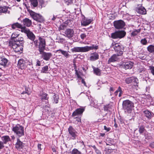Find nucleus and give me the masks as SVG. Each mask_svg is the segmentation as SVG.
I'll return each instance as SVG.
<instances>
[{"label":"nucleus","mask_w":154,"mask_h":154,"mask_svg":"<svg viewBox=\"0 0 154 154\" xmlns=\"http://www.w3.org/2000/svg\"><path fill=\"white\" fill-rule=\"evenodd\" d=\"M21 42L14 43L13 42H9L8 45L9 46L12 47L16 52L21 53L22 52L24 43H21Z\"/></svg>","instance_id":"nucleus-1"},{"label":"nucleus","mask_w":154,"mask_h":154,"mask_svg":"<svg viewBox=\"0 0 154 154\" xmlns=\"http://www.w3.org/2000/svg\"><path fill=\"white\" fill-rule=\"evenodd\" d=\"M134 103L128 100H125L122 102V108L125 112L129 113L131 112L134 107Z\"/></svg>","instance_id":"nucleus-2"},{"label":"nucleus","mask_w":154,"mask_h":154,"mask_svg":"<svg viewBox=\"0 0 154 154\" xmlns=\"http://www.w3.org/2000/svg\"><path fill=\"white\" fill-rule=\"evenodd\" d=\"M35 46L38 47L39 51H44L45 49L46 43L45 39L41 37H39L38 40L34 42Z\"/></svg>","instance_id":"nucleus-3"},{"label":"nucleus","mask_w":154,"mask_h":154,"mask_svg":"<svg viewBox=\"0 0 154 154\" xmlns=\"http://www.w3.org/2000/svg\"><path fill=\"white\" fill-rule=\"evenodd\" d=\"M112 44V47L118 55L121 56L123 54L125 49L124 46L120 44L115 43L114 45Z\"/></svg>","instance_id":"nucleus-4"},{"label":"nucleus","mask_w":154,"mask_h":154,"mask_svg":"<svg viewBox=\"0 0 154 154\" xmlns=\"http://www.w3.org/2000/svg\"><path fill=\"white\" fill-rule=\"evenodd\" d=\"M12 130L19 137L24 135V128L22 126L17 124L14 126Z\"/></svg>","instance_id":"nucleus-5"},{"label":"nucleus","mask_w":154,"mask_h":154,"mask_svg":"<svg viewBox=\"0 0 154 154\" xmlns=\"http://www.w3.org/2000/svg\"><path fill=\"white\" fill-rule=\"evenodd\" d=\"M19 34H17L16 33H13L11 36V41L9 42H13L14 43L21 42V44L24 42L23 40V38L22 37H19Z\"/></svg>","instance_id":"nucleus-6"},{"label":"nucleus","mask_w":154,"mask_h":154,"mask_svg":"<svg viewBox=\"0 0 154 154\" xmlns=\"http://www.w3.org/2000/svg\"><path fill=\"white\" fill-rule=\"evenodd\" d=\"M68 130L69 133L71 136V139L73 140L75 139L77 136L78 132L75 129L73 128L72 126H70L68 128Z\"/></svg>","instance_id":"nucleus-7"},{"label":"nucleus","mask_w":154,"mask_h":154,"mask_svg":"<svg viewBox=\"0 0 154 154\" xmlns=\"http://www.w3.org/2000/svg\"><path fill=\"white\" fill-rule=\"evenodd\" d=\"M30 14L34 20L40 23L43 22L44 20L43 17L39 14H36L32 11L30 13Z\"/></svg>","instance_id":"nucleus-8"},{"label":"nucleus","mask_w":154,"mask_h":154,"mask_svg":"<svg viewBox=\"0 0 154 154\" xmlns=\"http://www.w3.org/2000/svg\"><path fill=\"white\" fill-rule=\"evenodd\" d=\"M39 52L41 54V57L46 61L49 60L52 56V54L50 52H45L44 51H42Z\"/></svg>","instance_id":"nucleus-9"},{"label":"nucleus","mask_w":154,"mask_h":154,"mask_svg":"<svg viewBox=\"0 0 154 154\" xmlns=\"http://www.w3.org/2000/svg\"><path fill=\"white\" fill-rule=\"evenodd\" d=\"M125 25V22L122 20L115 21L113 22L114 26L117 29H122Z\"/></svg>","instance_id":"nucleus-10"},{"label":"nucleus","mask_w":154,"mask_h":154,"mask_svg":"<svg viewBox=\"0 0 154 154\" xmlns=\"http://www.w3.org/2000/svg\"><path fill=\"white\" fill-rule=\"evenodd\" d=\"M133 66V63L131 61L126 62H123L120 65L121 67L125 69H130Z\"/></svg>","instance_id":"nucleus-11"},{"label":"nucleus","mask_w":154,"mask_h":154,"mask_svg":"<svg viewBox=\"0 0 154 154\" xmlns=\"http://www.w3.org/2000/svg\"><path fill=\"white\" fill-rule=\"evenodd\" d=\"M65 34L64 35L69 38L72 37L74 34L73 30L71 29H66L64 32Z\"/></svg>","instance_id":"nucleus-12"},{"label":"nucleus","mask_w":154,"mask_h":154,"mask_svg":"<svg viewBox=\"0 0 154 154\" xmlns=\"http://www.w3.org/2000/svg\"><path fill=\"white\" fill-rule=\"evenodd\" d=\"M26 60L22 59H20L18 61L17 66L21 69H24L26 68Z\"/></svg>","instance_id":"nucleus-13"},{"label":"nucleus","mask_w":154,"mask_h":154,"mask_svg":"<svg viewBox=\"0 0 154 154\" xmlns=\"http://www.w3.org/2000/svg\"><path fill=\"white\" fill-rule=\"evenodd\" d=\"M84 110L85 109L83 108L77 109L72 113V116L74 117L79 115L81 116Z\"/></svg>","instance_id":"nucleus-14"},{"label":"nucleus","mask_w":154,"mask_h":154,"mask_svg":"<svg viewBox=\"0 0 154 154\" xmlns=\"http://www.w3.org/2000/svg\"><path fill=\"white\" fill-rule=\"evenodd\" d=\"M0 65L4 67H8L9 65L8 60L4 56L0 57Z\"/></svg>","instance_id":"nucleus-15"},{"label":"nucleus","mask_w":154,"mask_h":154,"mask_svg":"<svg viewBox=\"0 0 154 154\" xmlns=\"http://www.w3.org/2000/svg\"><path fill=\"white\" fill-rule=\"evenodd\" d=\"M72 52H86L85 46L83 47H74L71 49Z\"/></svg>","instance_id":"nucleus-16"},{"label":"nucleus","mask_w":154,"mask_h":154,"mask_svg":"<svg viewBox=\"0 0 154 154\" xmlns=\"http://www.w3.org/2000/svg\"><path fill=\"white\" fill-rule=\"evenodd\" d=\"M120 56L116 54H113L108 60V63H110L112 62H114L117 61L119 58L118 57Z\"/></svg>","instance_id":"nucleus-17"},{"label":"nucleus","mask_w":154,"mask_h":154,"mask_svg":"<svg viewBox=\"0 0 154 154\" xmlns=\"http://www.w3.org/2000/svg\"><path fill=\"white\" fill-rule=\"evenodd\" d=\"M135 10L138 13L140 14H146V9L143 6L136 8Z\"/></svg>","instance_id":"nucleus-18"},{"label":"nucleus","mask_w":154,"mask_h":154,"mask_svg":"<svg viewBox=\"0 0 154 154\" xmlns=\"http://www.w3.org/2000/svg\"><path fill=\"white\" fill-rule=\"evenodd\" d=\"M10 8L9 7L6 6H0V14L3 13L5 14L6 13L10 14V12L8 10V9Z\"/></svg>","instance_id":"nucleus-19"},{"label":"nucleus","mask_w":154,"mask_h":154,"mask_svg":"<svg viewBox=\"0 0 154 154\" xmlns=\"http://www.w3.org/2000/svg\"><path fill=\"white\" fill-rule=\"evenodd\" d=\"M24 147V144L20 141L19 139H17V142L15 144V148L17 149H20Z\"/></svg>","instance_id":"nucleus-20"},{"label":"nucleus","mask_w":154,"mask_h":154,"mask_svg":"<svg viewBox=\"0 0 154 154\" xmlns=\"http://www.w3.org/2000/svg\"><path fill=\"white\" fill-rule=\"evenodd\" d=\"M22 22L23 25L25 26L29 27L32 24V21L31 20L28 18H25L23 19L22 20Z\"/></svg>","instance_id":"nucleus-21"},{"label":"nucleus","mask_w":154,"mask_h":154,"mask_svg":"<svg viewBox=\"0 0 154 154\" xmlns=\"http://www.w3.org/2000/svg\"><path fill=\"white\" fill-rule=\"evenodd\" d=\"M99 58V55L97 52H94L91 54L90 57V60L91 61H94L98 60Z\"/></svg>","instance_id":"nucleus-22"},{"label":"nucleus","mask_w":154,"mask_h":154,"mask_svg":"<svg viewBox=\"0 0 154 154\" xmlns=\"http://www.w3.org/2000/svg\"><path fill=\"white\" fill-rule=\"evenodd\" d=\"M133 82L134 84H134V85H132L131 86L130 88L133 89L134 88L137 90V88L138 87V80L137 78V77L134 76H133Z\"/></svg>","instance_id":"nucleus-23"},{"label":"nucleus","mask_w":154,"mask_h":154,"mask_svg":"<svg viewBox=\"0 0 154 154\" xmlns=\"http://www.w3.org/2000/svg\"><path fill=\"white\" fill-rule=\"evenodd\" d=\"M86 52L94 49L97 50L98 48V46L95 45H93L90 46H85Z\"/></svg>","instance_id":"nucleus-24"},{"label":"nucleus","mask_w":154,"mask_h":154,"mask_svg":"<svg viewBox=\"0 0 154 154\" xmlns=\"http://www.w3.org/2000/svg\"><path fill=\"white\" fill-rule=\"evenodd\" d=\"M28 38L32 41H34L35 38V36L29 30L26 34Z\"/></svg>","instance_id":"nucleus-25"},{"label":"nucleus","mask_w":154,"mask_h":154,"mask_svg":"<svg viewBox=\"0 0 154 154\" xmlns=\"http://www.w3.org/2000/svg\"><path fill=\"white\" fill-rule=\"evenodd\" d=\"M143 113H144L145 116L148 119H151L153 116L152 115H153V113L152 112L148 110L144 111Z\"/></svg>","instance_id":"nucleus-26"},{"label":"nucleus","mask_w":154,"mask_h":154,"mask_svg":"<svg viewBox=\"0 0 154 154\" xmlns=\"http://www.w3.org/2000/svg\"><path fill=\"white\" fill-rule=\"evenodd\" d=\"M94 74L100 76L101 75V70L98 68H96L94 66H92Z\"/></svg>","instance_id":"nucleus-27"},{"label":"nucleus","mask_w":154,"mask_h":154,"mask_svg":"<svg viewBox=\"0 0 154 154\" xmlns=\"http://www.w3.org/2000/svg\"><path fill=\"white\" fill-rule=\"evenodd\" d=\"M92 20L90 19H84L82 20L81 23L82 25L84 26H86L90 24Z\"/></svg>","instance_id":"nucleus-28"},{"label":"nucleus","mask_w":154,"mask_h":154,"mask_svg":"<svg viewBox=\"0 0 154 154\" xmlns=\"http://www.w3.org/2000/svg\"><path fill=\"white\" fill-rule=\"evenodd\" d=\"M26 67L30 71L32 70L33 68L32 62H31L29 61L26 60Z\"/></svg>","instance_id":"nucleus-29"},{"label":"nucleus","mask_w":154,"mask_h":154,"mask_svg":"<svg viewBox=\"0 0 154 154\" xmlns=\"http://www.w3.org/2000/svg\"><path fill=\"white\" fill-rule=\"evenodd\" d=\"M56 52L60 51L61 53L66 58H68L70 56V54L66 51L63 50L61 49L57 50Z\"/></svg>","instance_id":"nucleus-30"},{"label":"nucleus","mask_w":154,"mask_h":154,"mask_svg":"<svg viewBox=\"0 0 154 154\" xmlns=\"http://www.w3.org/2000/svg\"><path fill=\"white\" fill-rule=\"evenodd\" d=\"M117 32L119 38L120 39L124 38L126 34V33L124 31H120Z\"/></svg>","instance_id":"nucleus-31"},{"label":"nucleus","mask_w":154,"mask_h":154,"mask_svg":"<svg viewBox=\"0 0 154 154\" xmlns=\"http://www.w3.org/2000/svg\"><path fill=\"white\" fill-rule=\"evenodd\" d=\"M22 27V25L18 22L13 23L11 25V28L12 29H14L16 28H20Z\"/></svg>","instance_id":"nucleus-32"},{"label":"nucleus","mask_w":154,"mask_h":154,"mask_svg":"<svg viewBox=\"0 0 154 154\" xmlns=\"http://www.w3.org/2000/svg\"><path fill=\"white\" fill-rule=\"evenodd\" d=\"M139 132L140 134H142L144 133L146 130L143 125H140L138 126Z\"/></svg>","instance_id":"nucleus-33"},{"label":"nucleus","mask_w":154,"mask_h":154,"mask_svg":"<svg viewBox=\"0 0 154 154\" xmlns=\"http://www.w3.org/2000/svg\"><path fill=\"white\" fill-rule=\"evenodd\" d=\"M147 50L149 52L154 54V45H151L147 47Z\"/></svg>","instance_id":"nucleus-34"},{"label":"nucleus","mask_w":154,"mask_h":154,"mask_svg":"<svg viewBox=\"0 0 154 154\" xmlns=\"http://www.w3.org/2000/svg\"><path fill=\"white\" fill-rule=\"evenodd\" d=\"M2 139L3 141V144H6L7 142L10 140V138L8 136H5L2 137Z\"/></svg>","instance_id":"nucleus-35"},{"label":"nucleus","mask_w":154,"mask_h":154,"mask_svg":"<svg viewBox=\"0 0 154 154\" xmlns=\"http://www.w3.org/2000/svg\"><path fill=\"white\" fill-rule=\"evenodd\" d=\"M140 32V29H135L131 33V35L132 36H135L137 35Z\"/></svg>","instance_id":"nucleus-36"},{"label":"nucleus","mask_w":154,"mask_h":154,"mask_svg":"<svg viewBox=\"0 0 154 154\" xmlns=\"http://www.w3.org/2000/svg\"><path fill=\"white\" fill-rule=\"evenodd\" d=\"M48 66H45L42 68V70H41V73H48Z\"/></svg>","instance_id":"nucleus-37"},{"label":"nucleus","mask_w":154,"mask_h":154,"mask_svg":"<svg viewBox=\"0 0 154 154\" xmlns=\"http://www.w3.org/2000/svg\"><path fill=\"white\" fill-rule=\"evenodd\" d=\"M133 76L128 77L126 78L125 81L126 83L127 84H129L133 82Z\"/></svg>","instance_id":"nucleus-38"},{"label":"nucleus","mask_w":154,"mask_h":154,"mask_svg":"<svg viewBox=\"0 0 154 154\" xmlns=\"http://www.w3.org/2000/svg\"><path fill=\"white\" fill-rule=\"evenodd\" d=\"M59 99V96L56 94H54L53 96V103H57L58 102V100Z\"/></svg>","instance_id":"nucleus-39"},{"label":"nucleus","mask_w":154,"mask_h":154,"mask_svg":"<svg viewBox=\"0 0 154 154\" xmlns=\"http://www.w3.org/2000/svg\"><path fill=\"white\" fill-rule=\"evenodd\" d=\"M41 99L42 100H47L49 98V97H47L48 96V94L44 92H43L41 94Z\"/></svg>","instance_id":"nucleus-40"},{"label":"nucleus","mask_w":154,"mask_h":154,"mask_svg":"<svg viewBox=\"0 0 154 154\" xmlns=\"http://www.w3.org/2000/svg\"><path fill=\"white\" fill-rule=\"evenodd\" d=\"M31 2V4L33 6L35 7H36L38 5V2L37 0H29Z\"/></svg>","instance_id":"nucleus-41"},{"label":"nucleus","mask_w":154,"mask_h":154,"mask_svg":"<svg viewBox=\"0 0 154 154\" xmlns=\"http://www.w3.org/2000/svg\"><path fill=\"white\" fill-rule=\"evenodd\" d=\"M71 154H83L76 149L74 148L72 150Z\"/></svg>","instance_id":"nucleus-42"},{"label":"nucleus","mask_w":154,"mask_h":154,"mask_svg":"<svg viewBox=\"0 0 154 154\" xmlns=\"http://www.w3.org/2000/svg\"><path fill=\"white\" fill-rule=\"evenodd\" d=\"M111 37L113 39L119 38L117 32L116 31L111 34Z\"/></svg>","instance_id":"nucleus-43"},{"label":"nucleus","mask_w":154,"mask_h":154,"mask_svg":"<svg viewBox=\"0 0 154 154\" xmlns=\"http://www.w3.org/2000/svg\"><path fill=\"white\" fill-rule=\"evenodd\" d=\"M44 109L45 110V111L47 112L48 113H49L51 112L50 105H46L44 107Z\"/></svg>","instance_id":"nucleus-44"},{"label":"nucleus","mask_w":154,"mask_h":154,"mask_svg":"<svg viewBox=\"0 0 154 154\" xmlns=\"http://www.w3.org/2000/svg\"><path fill=\"white\" fill-rule=\"evenodd\" d=\"M66 27L67 26L64 23H63L61 24L59 27V30H65V29L66 28Z\"/></svg>","instance_id":"nucleus-45"},{"label":"nucleus","mask_w":154,"mask_h":154,"mask_svg":"<svg viewBox=\"0 0 154 154\" xmlns=\"http://www.w3.org/2000/svg\"><path fill=\"white\" fill-rule=\"evenodd\" d=\"M140 43L143 45H146L148 43V42L146 38L142 39L140 41Z\"/></svg>","instance_id":"nucleus-46"},{"label":"nucleus","mask_w":154,"mask_h":154,"mask_svg":"<svg viewBox=\"0 0 154 154\" xmlns=\"http://www.w3.org/2000/svg\"><path fill=\"white\" fill-rule=\"evenodd\" d=\"M20 29H21V31L22 32H24L26 34L29 30V29H27L25 26L23 27L22 26V28H20Z\"/></svg>","instance_id":"nucleus-47"},{"label":"nucleus","mask_w":154,"mask_h":154,"mask_svg":"<svg viewBox=\"0 0 154 154\" xmlns=\"http://www.w3.org/2000/svg\"><path fill=\"white\" fill-rule=\"evenodd\" d=\"M65 3L67 5H69L73 3V0H64Z\"/></svg>","instance_id":"nucleus-48"},{"label":"nucleus","mask_w":154,"mask_h":154,"mask_svg":"<svg viewBox=\"0 0 154 154\" xmlns=\"http://www.w3.org/2000/svg\"><path fill=\"white\" fill-rule=\"evenodd\" d=\"M149 68L151 73L154 76V66H149Z\"/></svg>","instance_id":"nucleus-49"},{"label":"nucleus","mask_w":154,"mask_h":154,"mask_svg":"<svg viewBox=\"0 0 154 154\" xmlns=\"http://www.w3.org/2000/svg\"><path fill=\"white\" fill-rule=\"evenodd\" d=\"M106 145H112L113 144V140H106Z\"/></svg>","instance_id":"nucleus-50"},{"label":"nucleus","mask_w":154,"mask_h":154,"mask_svg":"<svg viewBox=\"0 0 154 154\" xmlns=\"http://www.w3.org/2000/svg\"><path fill=\"white\" fill-rule=\"evenodd\" d=\"M41 65V62L38 59H37L36 60V62L35 66H40Z\"/></svg>","instance_id":"nucleus-51"},{"label":"nucleus","mask_w":154,"mask_h":154,"mask_svg":"<svg viewBox=\"0 0 154 154\" xmlns=\"http://www.w3.org/2000/svg\"><path fill=\"white\" fill-rule=\"evenodd\" d=\"M113 149L111 148H109L107 150V151L106 152V153L107 154H110L112 152H113Z\"/></svg>","instance_id":"nucleus-52"},{"label":"nucleus","mask_w":154,"mask_h":154,"mask_svg":"<svg viewBox=\"0 0 154 154\" xmlns=\"http://www.w3.org/2000/svg\"><path fill=\"white\" fill-rule=\"evenodd\" d=\"M71 23V20H70L68 19L64 23L66 26L70 25V23Z\"/></svg>","instance_id":"nucleus-53"},{"label":"nucleus","mask_w":154,"mask_h":154,"mask_svg":"<svg viewBox=\"0 0 154 154\" xmlns=\"http://www.w3.org/2000/svg\"><path fill=\"white\" fill-rule=\"evenodd\" d=\"M60 148L62 150V152H63L64 153L67 152V149L65 147H63V146H61Z\"/></svg>","instance_id":"nucleus-54"},{"label":"nucleus","mask_w":154,"mask_h":154,"mask_svg":"<svg viewBox=\"0 0 154 154\" xmlns=\"http://www.w3.org/2000/svg\"><path fill=\"white\" fill-rule=\"evenodd\" d=\"M74 119H75L76 121L78 122H81V117H76L74 118Z\"/></svg>","instance_id":"nucleus-55"},{"label":"nucleus","mask_w":154,"mask_h":154,"mask_svg":"<svg viewBox=\"0 0 154 154\" xmlns=\"http://www.w3.org/2000/svg\"><path fill=\"white\" fill-rule=\"evenodd\" d=\"M87 35L85 33L82 34L80 35V37L82 39H83L86 37Z\"/></svg>","instance_id":"nucleus-56"},{"label":"nucleus","mask_w":154,"mask_h":154,"mask_svg":"<svg viewBox=\"0 0 154 154\" xmlns=\"http://www.w3.org/2000/svg\"><path fill=\"white\" fill-rule=\"evenodd\" d=\"M119 97H120L121 96L122 94L123 93V91L122 90V88L121 87H120L119 90Z\"/></svg>","instance_id":"nucleus-57"},{"label":"nucleus","mask_w":154,"mask_h":154,"mask_svg":"<svg viewBox=\"0 0 154 154\" xmlns=\"http://www.w3.org/2000/svg\"><path fill=\"white\" fill-rule=\"evenodd\" d=\"M109 108V105H106L104 106L103 107L104 110L105 111H107Z\"/></svg>","instance_id":"nucleus-58"},{"label":"nucleus","mask_w":154,"mask_h":154,"mask_svg":"<svg viewBox=\"0 0 154 154\" xmlns=\"http://www.w3.org/2000/svg\"><path fill=\"white\" fill-rule=\"evenodd\" d=\"M75 74L77 75V77L78 78H80V79H82V77H81L80 75L79 74L78 72V71H77V70H75Z\"/></svg>","instance_id":"nucleus-59"},{"label":"nucleus","mask_w":154,"mask_h":154,"mask_svg":"<svg viewBox=\"0 0 154 154\" xmlns=\"http://www.w3.org/2000/svg\"><path fill=\"white\" fill-rule=\"evenodd\" d=\"M59 41L61 43H63L65 41V39L63 38H58Z\"/></svg>","instance_id":"nucleus-60"},{"label":"nucleus","mask_w":154,"mask_h":154,"mask_svg":"<svg viewBox=\"0 0 154 154\" xmlns=\"http://www.w3.org/2000/svg\"><path fill=\"white\" fill-rule=\"evenodd\" d=\"M120 86H119L118 89L115 91L114 93V94L115 96H117L118 95V93L119 92V90Z\"/></svg>","instance_id":"nucleus-61"},{"label":"nucleus","mask_w":154,"mask_h":154,"mask_svg":"<svg viewBox=\"0 0 154 154\" xmlns=\"http://www.w3.org/2000/svg\"><path fill=\"white\" fill-rule=\"evenodd\" d=\"M119 121L120 122L121 124L124 123V122L125 121V120L122 118H119Z\"/></svg>","instance_id":"nucleus-62"},{"label":"nucleus","mask_w":154,"mask_h":154,"mask_svg":"<svg viewBox=\"0 0 154 154\" xmlns=\"http://www.w3.org/2000/svg\"><path fill=\"white\" fill-rule=\"evenodd\" d=\"M104 129L105 130H106L107 131H109L111 129L110 128H107L106 126H104Z\"/></svg>","instance_id":"nucleus-63"},{"label":"nucleus","mask_w":154,"mask_h":154,"mask_svg":"<svg viewBox=\"0 0 154 154\" xmlns=\"http://www.w3.org/2000/svg\"><path fill=\"white\" fill-rule=\"evenodd\" d=\"M39 4L42 7L43 5L44 4V2L43 0H40L39 1Z\"/></svg>","instance_id":"nucleus-64"}]
</instances>
